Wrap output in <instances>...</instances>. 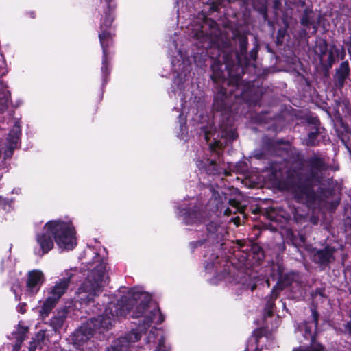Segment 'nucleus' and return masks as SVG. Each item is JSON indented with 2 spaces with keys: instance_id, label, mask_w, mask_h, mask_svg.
Returning <instances> with one entry per match:
<instances>
[{
  "instance_id": "obj_1",
  "label": "nucleus",
  "mask_w": 351,
  "mask_h": 351,
  "mask_svg": "<svg viewBox=\"0 0 351 351\" xmlns=\"http://www.w3.org/2000/svg\"><path fill=\"white\" fill-rule=\"evenodd\" d=\"M151 296L140 288H132L126 295L121 297L119 303L110 302L102 314L89 319L77 329L71 336L75 346H82L93 336L95 331L99 333L108 330L119 317L132 313V317L141 318L136 332H145L151 324H160L163 320L159 308L150 304Z\"/></svg>"
},
{
  "instance_id": "obj_2",
  "label": "nucleus",
  "mask_w": 351,
  "mask_h": 351,
  "mask_svg": "<svg viewBox=\"0 0 351 351\" xmlns=\"http://www.w3.org/2000/svg\"><path fill=\"white\" fill-rule=\"evenodd\" d=\"M75 232L71 222L61 220L48 221L41 232L37 233L34 254L39 257L47 254L53 247V236L58 247L62 250H71L76 245Z\"/></svg>"
},
{
  "instance_id": "obj_3",
  "label": "nucleus",
  "mask_w": 351,
  "mask_h": 351,
  "mask_svg": "<svg viewBox=\"0 0 351 351\" xmlns=\"http://www.w3.org/2000/svg\"><path fill=\"white\" fill-rule=\"evenodd\" d=\"M308 171L303 173L302 171H295L291 177L297 182L291 186V191L294 197L299 202H312L315 199L313 185L321 183L324 171L328 167L324 160L317 156L310 158L308 161Z\"/></svg>"
},
{
  "instance_id": "obj_4",
  "label": "nucleus",
  "mask_w": 351,
  "mask_h": 351,
  "mask_svg": "<svg viewBox=\"0 0 351 351\" xmlns=\"http://www.w3.org/2000/svg\"><path fill=\"white\" fill-rule=\"evenodd\" d=\"M108 281L106 263L99 260L94 261L88 268L86 280L80 287L77 300L82 304H88L102 291Z\"/></svg>"
},
{
  "instance_id": "obj_5",
  "label": "nucleus",
  "mask_w": 351,
  "mask_h": 351,
  "mask_svg": "<svg viewBox=\"0 0 351 351\" xmlns=\"http://www.w3.org/2000/svg\"><path fill=\"white\" fill-rule=\"evenodd\" d=\"M101 4L103 5L104 16L101 18L100 24V32L99 33V39L102 48L103 58L101 73L104 83L106 82V76L109 74L110 71L108 69V57L110 54L108 47L112 44V30L111 25L113 21L112 10L114 8L111 4L112 0H100Z\"/></svg>"
},
{
  "instance_id": "obj_6",
  "label": "nucleus",
  "mask_w": 351,
  "mask_h": 351,
  "mask_svg": "<svg viewBox=\"0 0 351 351\" xmlns=\"http://www.w3.org/2000/svg\"><path fill=\"white\" fill-rule=\"evenodd\" d=\"M173 45L176 50L172 51L171 64L174 70L173 85L176 86V89L173 87L175 94L184 95V91L189 89V58L182 51L178 49V45L176 40H173Z\"/></svg>"
},
{
  "instance_id": "obj_7",
  "label": "nucleus",
  "mask_w": 351,
  "mask_h": 351,
  "mask_svg": "<svg viewBox=\"0 0 351 351\" xmlns=\"http://www.w3.org/2000/svg\"><path fill=\"white\" fill-rule=\"evenodd\" d=\"M65 319V313L56 315L51 319L52 330H40L32 339L29 347V351H42L48 347L50 337L56 334V330L60 328Z\"/></svg>"
},
{
  "instance_id": "obj_8",
  "label": "nucleus",
  "mask_w": 351,
  "mask_h": 351,
  "mask_svg": "<svg viewBox=\"0 0 351 351\" xmlns=\"http://www.w3.org/2000/svg\"><path fill=\"white\" fill-rule=\"evenodd\" d=\"M197 23L195 26L191 25L193 36L199 39L201 42L207 40L209 43L215 42V38L219 35L217 23L211 19L204 18V16L198 19Z\"/></svg>"
},
{
  "instance_id": "obj_9",
  "label": "nucleus",
  "mask_w": 351,
  "mask_h": 351,
  "mask_svg": "<svg viewBox=\"0 0 351 351\" xmlns=\"http://www.w3.org/2000/svg\"><path fill=\"white\" fill-rule=\"evenodd\" d=\"M195 200L186 205H182L178 208V215L186 225L198 224L204 222V217L200 213L199 207L195 204Z\"/></svg>"
},
{
  "instance_id": "obj_10",
  "label": "nucleus",
  "mask_w": 351,
  "mask_h": 351,
  "mask_svg": "<svg viewBox=\"0 0 351 351\" xmlns=\"http://www.w3.org/2000/svg\"><path fill=\"white\" fill-rule=\"evenodd\" d=\"M312 316L313 319V322H304L301 326V330L304 331V336L305 338L311 337L312 342L309 346L300 347L298 350H293V351H322L323 346L315 342V338L313 335V329L317 327L318 314L314 310L312 311Z\"/></svg>"
},
{
  "instance_id": "obj_11",
  "label": "nucleus",
  "mask_w": 351,
  "mask_h": 351,
  "mask_svg": "<svg viewBox=\"0 0 351 351\" xmlns=\"http://www.w3.org/2000/svg\"><path fill=\"white\" fill-rule=\"evenodd\" d=\"M141 333L133 329L125 336L115 340L113 344L108 347L105 351H129L132 348L133 343L140 339Z\"/></svg>"
},
{
  "instance_id": "obj_12",
  "label": "nucleus",
  "mask_w": 351,
  "mask_h": 351,
  "mask_svg": "<svg viewBox=\"0 0 351 351\" xmlns=\"http://www.w3.org/2000/svg\"><path fill=\"white\" fill-rule=\"evenodd\" d=\"M44 274L38 269L32 270L28 272L27 278L26 291L30 295L36 294L44 282Z\"/></svg>"
},
{
  "instance_id": "obj_13",
  "label": "nucleus",
  "mask_w": 351,
  "mask_h": 351,
  "mask_svg": "<svg viewBox=\"0 0 351 351\" xmlns=\"http://www.w3.org/2000/svg\"><path fill=\"white\" fill-rule=\"evenodd\" d=\"M74 275L71 271L66 272V277L63 278L57 282L48 292L49 298L55 302H58L61 296L65 293L68 289L71 280L73 278Z\"/></svg>"
},
{
  "instance_id": "obj_14",
  "label": "nucleus",
  "mask_w": 351,
  "mask_h": 351,
  "mask_svg": "<svg viewBox=\"0 0 351 351\" xmlns=\"http://www.w3.org/2000/svg\"><path fill=\"white\" fill-rule=\"evenodd\" d=\"M199 169H204L210 175L221 174L226 175L224 168L220 167L215 160L207 159L205 162H200L198 165Z\"/></svg>"
},
{
  "instance_id": "obj_15",
  "label": "nucleus",
  "mask_w": 351,
  "mask_h": 351,
  "mask_svg": "<svg viewBox=\"0 0 351 351\" xmlns=\"http://www.w3.org/2000/svg\"><path fill=\"white\" fill-rule=\"evenodd\" d=\"M279 286L280 285L274 287L272 289L271 295L269 297H267V302L265 308V311L267 316H271L273 313L274 300L278 295V291L282 289V287L280 286V287H279Z\"/></svg>"
},
{
  "instance_id": "obj_16",
  "label": "nucleus",
  "mask_w": 351,
  "mask_h": 351,
  "mask_svg": "<svg viewBox=\"0 0 351 351\" xmlns=\"http://www.w3.org/2000/svg\"><path fill=\"white\" fill-rule=\"evenodd\" d=\"M332 253L333 252L329 248L319 250L314 256L315 260L322 264L328 263L333 259Z\"/></svg>"
},
{
  "instance_id": "obj_17",
  "label": "nucleus",
  "mask_w": 351,
  "mask_h": 351,
  "mask_svg": "<svg viewBox=\"0 0 351 351\" xmlns=\"http://www.w3.org/2000/svg\"><path fill=\"white\" fill-rule=\"evenodd\" d=\"M349 71L350 68L348 62H342L336 72V77L338 84L340 86H343L345 80L347 78L348 75Z\"/></svg>"
},
{
  "instance_id": "obj_18",
  "label": "nucleus",
  "mask_w": 351,
  "mask_h": 351,
  "mask_svg": "<svg viewBox=\"0 0 351 351\" xmlns=\"http://www.w3.org/2000/svg\"><path fill=\"white\" fill-rule=\"evenodd\" d=\"M10 104V93L6 88L3 87L0 90V113L3 112Z\"/></svg>"
},
{
  "instance_id": "obj_19",
  "label": "nucleus",
  "mask_w": 351,
  "mask_h": 351,
  "mask_svg": "<svg viewBox=\"0 0 351 351\" xmlns=\"http://www.w3.org/2000/svg\"><path fill=\"white\" fill-rule=\"evenodd\" d=\"M206 230L210 234H216V237H222L224 233V228L216 222L210 221L206 225Z\"/></svg>"
},
{
  "instance_id": "obj_20",
  "label": "nucleus",
  "mask_w": 351,
  "mask_h": 351,
  "mask_svg": "<svg viewBox=\"0 0 351 351\" xmlns=\"http://www.w3.org/2000/svg\"><path fill=\"white\" fill-rule=\"evenodd\" d=\"M56 303V302L53 301V300L47 297L46 300L43 303L41 308L39 311L40 316L43 318L48 316V315L49 314L52 308L55 306Z\"/></svg>"
},
{
  "instance_id": "obj_21",
  "label": "nucleus",
  "mask_w": 351,
  "mask_h": 351,
  "mask_svg": "<svg viewBox=\"0 0 351 351\" xmlns=\"http://www.w3.org/2000/svg\"><path fill=\"white\" fill-rule=\"evenodd\" d=\"M318 131L317 129H315L314 131L311 132L308 135V138L306 140V143L307 145L313 146L315 145V139L317 136Z\"/></svg>"
},
{
  "instance_id": "obj_22",
  "label": "nucleus",
  "mask_w": 351,
  "mask_h": 351,
  "mask_svg": "<svg viewBox=\"0 0 351 351\" xmlns=\"http://www.w3.org/2000/svg\"><path fill=\"white\" fill-rule=\"evenodd\" d=\"M199 123L201 125L199 128L204 133L205 139L206 140V141H208L210 139V136L211 134V131L208 130L206 125H204L203 121H201Z\"/></svg>"
},
{
  "instance_id": "obj_23",
  "label": "nucleus",
  "mask_w": 351,
  "mask_h": 351,
  "mask_svg": "<svg viewBox=\"0 0 351 351\" xmlns=\"http://www.w3.org/2000/svg\"><path fill=\"white\" fill-rule=\"evenodd\" d=\"M214 108L219 111H222L224 108L225 102L223 101V99H221L220 101L218 100V98L216 97L214 101Z\"/></svg>"
},
{
  "instance_id": "obj_24",
  "label": "nucleus",
  "mask_w": 351,
  "mask_h": 351,
  "mask_svg": "<svg viewBox=\"0 0 351 351\" xmlns=\"http://www.w3.org/2000/svg\"><path fill=\"white\" fill-rule=\"evenodd\" d=\"M155 351H169V348L165 346L164 339L162 337L158 339V344Z\"/></svg>"
},
{
  "instance_id": "obj_25",
  "label": "nucleus",
  "mask_w": 351,
  "mask_h": 351,
  "mask_svg": "<svg viewBox=\"0 0 351 351\" xmlns=\"http://www.w3.org/2000/svg\"><path fill=\"white\" fill-rule=\"evenodd\" d=\"M179 122H180V130H181V131H182V136H180V138L184 139V136H182V135L184 134V133L185 132L186 122H185V119L184 118H182L181 114L179 115Z\"/></svg>"
},
{
  "instance_id": "obj_26",
  "label": "nucleus",
  "mask_w": 351,
  "mask_h": 351,
  "mask_svg": "<svg viewBox=\"0 0 351 351\" xmlns=\"http://www.w3.org/2000/svg\"><path fill=\"white\" fill-rule=\"evenodd\" d=\"M155 332H157V329L155 328H152V330L150 331L149 336L147 337L148 343H150L152 341H153L152 339L155 338Z\"/></svg>"
},
{
  "instance_id": "obj_27",
  "label": "nucleus",
  "mask_w": 351,
  "mask_h": 351,
  "mask_svg": "<svg viewBox=\"0 0 351 351\" xmlns=\"http://www.w3.org/2000/svg\"><path fill=\"white\" fill-rule=\"evenodd\" d=\"M27 327H21L20 329H19V332H20V341H23V339H24V335L27 333Z\"/></svg>"
},
{
  "instance_id": "obj_28",
  "label": "nucleus",
  "mask_w": 351,
  "mask_h": 351,
  "mask_svg": "<svg viewBox=\"0 0 351 351\" xmlns=\"http://www.w3.org/2000/svg\"><path fill=\"white\" fill-rule=\"evenodd\" d=\"M223 146V143L220 141H215V145H210V149L212 150L216 151L217 153L218 152L216 150L217 148L220 149Z\"/></svg>"
},
{
  "instance_id": "obj_29",
  "label": "nucleus",
  "mask_w": 351,
  "mask_h": 351,
  "mask_svg": "<svg viewBox=\"0 0 351 351\" xmlns=\"http://www.w3.org/2000/svg\"><path fill=\"white\" fill-rule=\"evenodd\" d=\"M346 330L351 334V320L346 325Z\"/></svg>"
},
{
  "instance_id": "obj_30",
  "label": "nucleus",
  "mask_w": 351,
  "mask_h": 351,
  "mask_svg": "<svg viewBox=\"0 0 351 351\" xmlns=\"http://www.w3.org/2000/svg\"><path fill=\"white\" fill-rule=\"evenodd\" d=\"M229 138H230V139H231V140H234V139L236 138V135H235L234 132H233V131H230V136H229Z\"/></svg>"
},
{
  "instance_id": "obj_31",
  "label": "nucleus",
  "mask_w": 351,
  "mask_h": 351,
  "mask_svg": "<svg viewBox=\"0 0 351 351\" xmlns=\"http://www.w3.org/2000/svg\"><path fill=\"white\" fill-rule=\"evenodd\" d=\"M18 311L20 313H24L25 312V309L24 305L19 306L18 307Z\"/></svg>"
},
{
  "instance_id": "obj_32",
  "label": "nucleus",
  "mask_w": 351,
  "mask_h": 351,
  "mask_svg": "<svg viewBox=\"0 0 351 351\" xmlns=\"http://www.w3.org/2000/svg\"><path fill=\"white\" fill-rule=\"evenodd\" d=\"M302 24L304 25H307L308 24V21L305 18H303L302 19Z\"/></svg>"
},
{
  "instance_id": "obj_33",
  "label": "nucleus",
  "mask_w": 351,
  "mask_h": 351,
  "mask_svg": "<svg viewBox=\"0 0 351 351\" xmlns=\"http://www.w3.org/2000/svg\"><path fill=\"white\" fill-rule=\"evenodd\" d=\"M198 244H202V241H197V242H195V243H191V245L192 246V247H193V245L194 247H196Z\"/></svg>"
},
{
  "instance_id": "obj_34",
  "label": "nucleus",
  "mask_w": 351,
  "mask_h": 351,
  "mask_svg": "<svg viewBox=\"0 0 351 351\" xmlns=\"http://www.w3.org/2000/svg\"><path fill=\"white\" fill-rule=\"evenodd\" d=\"M1 201H5V199H3L0 197V204H1Z\"/></svg>"
},
{
  "instance_id": "obj_35",
  "label": "nucleus",
  "mask_w": 351,
  "mask_h": 351,
  "mask_svg": "<svg viewBox=\"0 0 351 351\" xmlns=\"http://www.w3.org/2000/svg\"><path fill=\"white\" fill-rule=\"evenodd\" d=\"M229 210V209H227L226 211H225V213L226 214H228V211Z\"/></svg>"
},
{
  "instance_id": "obj_36",
  "label": "nucleus",
  "mask_w": 351,
  "mask_h": 351,
  "mask_svg": "<svg viewBox=\"0 0 351 351\" xmlns=\"http://www.w3.org/2000/svg\"><path fill=\"white\" fill-rule=\"evenodd\" d=\"M254 288H255V285H254V286L252 287V289L253 290Z\"/></svg>"
},
{
  "instance_id": "obj_37",
  "label": "nucleus",
  "mask_w": 351,
  "mask_h": 351,
  "mask_svg": "<svg viewBox=\"0 0 351 351\" xmlns=\"http://www.w3.org/2000/svg\"><path fill=\"white\" fill-rule=\"evenodd\" d=\"M224 135H226H226H227V134H223H223H222V136H223Z\"/></svg>"
},
{
  "instance_id": "obj_38",
  "label": "nucleus",
  "mask_w": 351,
  "mask_h": 351,
  "mask_svg": "<svg viewBox=\"0 0 351 351\" xmlns=\"http://www.w3.org/2000/svg\"><path fill=\"white\" fill-rule=\"evenodd\" d=\"M7 206H8V207H10V204H7Z\"/></svg>"
},
{
  "instance_id": "obj_39",
  "label": "nucleus",
  "mask_w": 351,
  "mask_h": 351,
  "mask_svg": "<svg viewBox=\"0 0 351 351\" xmlns=\"http://www.w3.org/2000/svg\"><path fill=\"white\" fill-rule=\"evenodd\" d=\"M254 351H260V350H258V349H256V350H255Z\"/></svg>"
}]
</instances>
